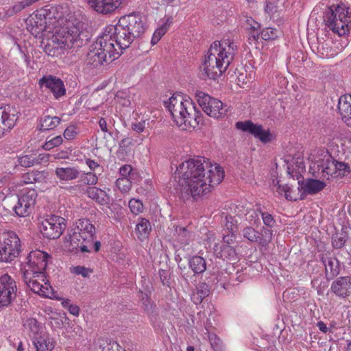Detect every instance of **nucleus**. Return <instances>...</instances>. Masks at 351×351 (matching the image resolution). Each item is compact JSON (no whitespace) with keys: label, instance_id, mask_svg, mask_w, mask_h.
<instances>
[{"label":"nucleus","instance_id":"f257e3e1","mask_svg":"<svg viewBox=\"0 0 351 351\" xmlns=\"http://www.w3.org/2000/svg\"><path fill=\"white\" fill-rule=\"evenodd\" d=\"M176 175L187 185L193 197L204 195L223 180V171L220 166H213L204 157L189 159L181 163Z\"/></svg>","mask_w":351,"mask_h":351},{"label":"nucleus","instance_id":"f03ea898","mask_svg":"<svg viewBox=\"0 0 351 351\" xmlns=\"http://www.w3.org/2000/svg\"><path fill=\"white\" fill-rule=\"evenodd\" d=\"M237 51V46L229 39L214 42L202 66L204 75L213 80L221 75L233 60Z\"/></svg>","mask_w":351,"mask_h":351},{"label":"nucleus","instance_id":"7ed1b4c3","mask_svg":"<svg viewBox=\"0 0 351 351\" xmlns=\"http://www.w3.org/2000/svg\"><path fill=\"white\" fill-rule=\"evenodd\" d=\"M164 104L173 121L182 130L195 128L203 121L201 112L189 97L174 94Z\"/></svg>","mask_w":351,"mask_h":351},{"label":"nucleus","instance_id":"20e7f679","mask_svg":"<svg viewBox=\"0 0 351 351\" xmlns=\"http://www.w3.org/2000/svg\"><path fill=\"white\" fill-rule=\"evenodd\" d=\"M50 43L45 47V51L51 56H58L64 50L71 49L75 45H82L79 27L70 21L58 19Z\"/></svg>","mask_w":351,"mask_h":351},{"label":"nucleus","instance_id":"39448f33","mask_svg":"<svg viewBox=\"0 0 351 351\" xmlns=\"http://www.w3.org/2000/svg\"><path fill=\"white\" fill-rule=\"evenodd\" d=\"M325 25L339 36L351 31V8L343 3L332 4L324 13Z\"/></svg>","mask_w":351,"mask_h":351},{"label":"nucleus","instance_id":"423d86ee","mask_svg":"<svg viewBox=\"0 0 351 351\" xmlns=\"http://www.w3.org/2000/svg\"><path fill=\"white\" fill-rule=\"evenodd\" d=\"M118 58V53L114 52V45L107 43L101 36L90 47L87 55V64L92 68L99 69Z\"/></svg>","mask_w":351,"mask_h":351},{"label":"nucleus","instance_id":"0eeeda50","mask_svg":"<svg viewBox=\"0 0 351 351\" xmlns=\"http://www.w3.org/2000/svg\"><path fill=\"white\" fill-rule=\"evenodd\" d=\"M77 232L69 236L73 248L80 249L82 252H90L95 238V228L90 221L83 218L76 222Z\"/></svg>","mask_w":351,"mask_h":351},{"label":"nucleus","instance_id":"6e6552de","mask_svg":"<svg viewBox=\"0 0 351 351\" xmlns=\"http://www.w3.org/2000/svg\"><path fill=\"white\" fill-rule=\"evenodd\" d=\"M101 36L107 43L114 45V52L118 53V57L135 40L119 21L115 25L107 27Z\"/></svg>","mask_w":351,"mask_h":351},{"label":"nucleus","instance_id":"1a4fd4ad","mask_svg":"<svg viewBox=\"0 0 351 351\" xmlns=\"http://www.w3.org/2000/svg\"><path fill=\"white\" fill-rule=\"evenodd\" d=\"M21 252V240L18 235L12 231L3 233V242L0 243V261L10 263Z\"/></svg>","mask_w":351,"mask_h":351},{"label":"nucleus","instance_id":"9d476101","mask_svg":"<svg viewBox=\"0 0 351 351\" xmlns=\"http://www.w3.org/2000/svg\"><path fill=\"white\" fill-rule=\"evenodd\" d=\"M195 97L199 106L208 116L215 119H221L227 114V106L223 105L220 100L212 97L202 91H197Z\"/></svg>","mask_w":351,"mask_h":351},{"label":"nucleus","instance_id":"9b49d317","mask_svg":"<svg viewBox=\"0 0 351 351\" xmlns=\"http://www.w3.org/2000/svg\"><path fill=\"white\" fill-rule=\"evenodd\" d=\"M66 228V220L64 218L51 215L44 219L40 226V231L43 237L49 239H56L59 238Z\"/></svg>","mask_w":351,"mask_h":351},{"label":"nucleus","instance_id":"f8f14e48","mask_svg":"<svg viewBox=\"0 0 351 351\" xmlns=\"http://www.w3.org/2000/svg\"><path fill=\"white\" fill-rule=\"evenodd\" d=\"M16 292L15 280L7 273L0 271V308L10 306L16 299Z\"/></svg>","mask_w":351,"mask_h":351},{"label":"nucleus","instance_id":"ddd939ff","mask_svg":"<svg viewBox=\"0 0 351 351\" xmlns=\"http://www.w3.org/2000/svg\"><path fill=\"white\" fill-rule=\"evenodd\" d=\"M56 8L51 7L49 9L41 8L35 12L34 15L29 19L28 29L32 34L36 37L46 31L47 20L51 19V13H54ZM54 19H60V16L53 15Z\"/></svg>","mask_w":351,"mask_h":351},{"label":"nucleus","instance_id":"4468645a","mask_svg":"<svg viewBox=\"0 0 351 351\" xmlns=\"http://www.w3.org/2000/svg\"><path fill=\"white\" fill-rule=\"evenodd\" d=\"M38 194L34 189H25L18 196L16 204L13 210L19 217H26L33 210Z\"/></svg>","mask_w":351,"mask_h":351},{"label":"nucleus","instance_id":"2eb2a0df","mask_svg":"<svg viewBox=\"0 0 351 351\" xmlns=\"http://www.w3.org/2000/svg\"><path fill=\"white\" fill-rule=\"evenodd\" d=\"M49 254L40 250L32 251L26 257V261L24 263L27 265V269L24 271H32L34 274H38V276L42 278L44 281L45 275L44 271L47 266V259Z\"/></svg>","mask_w":351,"mask_h":351},{"label":"nucleus","instance_id":"dca6fc26","mask_svg":"<svg viewBox=\"0 0 351 351\" xmlns=\"http://www.w3.org/2000/svg\"><path fill=\"white\" fill-rule=\"evenodd\" d=\"M37 274L32 271H23V281L27 287L34 293L46 298H51L52 294V289L48 280H42V278L39 277Z\"/></svg>","mask_w":351,"mask_h":351},{"label":"nucleus","instance_id":"f3484780","mask_svg":"<svg viewBox=\"0 0 351 351\" xmlns=\"http://www.w3.org/2000/svg\"><path fill=\"white\" fill-rule=\"evenodd\" d=\"M236 128L243 132H249L263 143L273 141L274 135L269 130H264L261 125L254 124L251 121H238Z\"/></svg>","mask_w":351,"mask_h":351},{"label":"nucleus","instance_id":"a211bd4d","mask_svg":"<svg viewBox=\"0 0 351 351\" xmlns=\"http://www.w3.org/2000/svg\"><path fill=\"white\" fill-rule=\"evenodd\" d=\"M119 22L135 39L140 37L145 30V24L140 14H131L121 16Z\"/></svg>","mask_w":351,"mask_h":351},{"label":"nucleus","instance_id":"6ab92c4d","mask_svg":"<svg viewBox=\"0 0 351 351\" xmlns=\"http://www.w3.org/2000/svg\"><path fill=\"white\" fill-rule=\"evenodd\" d=\"M18 114L16 109L10 106L0 108V138L15 125Z\"/></svg>","mask_w":351,"mask_h":351},{"label":"nucleus","instance_id":"aec40b11","mask_svg":"<svg viewBox=\"0 0 351 351\" xmlns=\"http://www.w3.org/2000/svg\"><path fill=\"white\" fill-rule=\"evenodd\" d=\"M39 84L40 87H45L49 90L56 99H60L66 94V88L63 81L56 76L50 75L43 76L40 79Z\"/></svg>","mask_w":351,"mask_h":351},{"label":"nucleus","instance_id":"412c9836","mask_svg":"<svg viewBox=\"0 0 351 351\" xmlns=\"http://www.w3.org/2000/svg\"><path fill=\"white\" fill-rule=\"evenodd\" d=\"M88 5L97 12L109 14L114 12L121 4V0H88Z\"/></svg>","mask_w":351,"mask_h":351},{"label":"nucleus","instance_id":"4be33fe9","mask_svg":"<svg viewBox=\"0 0 351 351\" xmlns=\"http://www.w3.org/2000/svg\"><path fill=\"white\" fill-rule=\"evenodd\" d=\"M331 291L337 296L346 298L350 294L351 277L341 276L337 278L331 285Z\"/></svg>","mask_w":351,"mask_h":351},{"label":"nucleus","instance_id":"5701e85b","mask_svg":"<svg viewBox=\"0 0 351 351\" xmlns=\"http://www.w3.org/2000/svg\"><path fill=\"white\" fill-rule=\"evenodd\" d=\"M349 99L351 100V95H343L340 97L337 107L342 120L348 126H351V104Z\"/></svg>","mask_w":351,"mask_h":351},{"label":"nucleus","instance_id":"b1692460","mask_svg":"<svg viewBox=\"0 0 351 351\" xmlns=\"http://www.w3.org/2000/svg\"><path fill=\"white\" fill-rule=\"evenodd\" d=\"M87 196L101 205H107L110 202V197L106 191L96 187L88 186L86 189Z\"/></svg>","mask_w":351,"mask_h":351},{"label":"nucleus","instance_id":"393cba45","mask_svg":"<svg viewBox=\"0 0 351 351\" xmlns=\"http://www.w3.org/2000/svg\"><path fill=\"white\" fill-rule=\"evenodd\" d=\"M55 174L60 180L70 181L77 178L80 176V171L74 167H57L55 170Z\"/></svg>","mask_w":351,"mask_h":351},{"label":"nucleus","instance_id":"a878e982","mask_svg":"<svg viewBox=\"0 0 351 351\" xmlns=\"http://www.w3.org/2000/svg\"><path fill=\"white\" fill-rule=\"evenodd\" d=\"M47 173L45 171H32L24 173L21 178L23 184H33L45 182Z\"/></svg>","mask_w":351,"mask_h":351},{"label":"nucleus","instance_id":"bb28decb","mask_svg":"<svg viewBox=\"0 0 351 351\" xmlns=\"http://www.w3.org/2000/svg\"><path fill=\"white\" fill-rule=\"evenodd\" d=\"M213 250L215 255L223 259H235L236 258L237 253L235 249L230 245L222 244L219 245V244H215Z\"/></svg>","mask_w":351,"mask_h":351},{"label":"nucleus","instance_id":"cd10ccee","mask_svg":"<svg viewBox=\"0 0 351 351\" xmlns=\"http://www.w3.org/2000/svg\"><path fill=\"white\" fill-rule=\"evenodd\" d=\"M335 160L330 156H328L322 164L319 166V171H321V177L323 179L329 180L330 177L335 178Z\"/></svg>","mask_w":351,"mask_h":351},{"label":"nucleus","instance_id":"c85d7f7f","mask_svg":"<svg viewBox=\"0 0 351 351\" xmlns=\"http://www.w3.org/2000/svg\"><path fill=\"white\" fill-rule=\"evenodd\" d=\"M302 189L307 194H316L321 191L326 186V184L320 180L315 179H308L302 183Z\"/></svg>","mask_w":351,"mask_h":351},{"label":"nucleus","instance_id":"c756f323","mask_svg":"<svg viewBox=\"0 0 351 351\" xmlns=\"http://www.w3.org/2000/svg\"><path fill=\"white\" fill-rule=\"evenodd\" d=\"M60 121L61 119L58 117L45 115L40 120L39 130L40 131L53 130L60 124Z\"/></svg>","mask_w":351,"mask_h":351},{"label":"nucleus","instance_id":"7c9ffc66","mask_svg":"<svg viewBox=\"0 0 351 351\" xmlns=\"http://www.w3.org/2000/svg\"><path fill=\"white\" fill-rule=\"evenodd\" d=\"M189 265L194 274H200L206 269V261L199 256H193L189 261Z\"/></svg>","mask_w":351,"mask_h":351},{"label":"nucleus","instance_id":"2f4dec72","mask_svg":"<svg viewBox=\"0 0 351 351\" xmlns=\"http://www.w3.org/2000/svg\"><path fill=\"white\" fill-rule=\"evenodd\" d=\"M191 232L185 227L176 226L173 237L182 245H188L191 239Z\"/></svg>","mask_w":351,"mask_h":351},{"label":"nucleus","instance_id":"473e14b6","mask_svg":"<svg viewBox=\"0 0 351 351\" xmlns=\"http://www.w3.org/2000/svg\"><path fill=\"white\" fill-rule=\"evenodd\" d=\"M23 326L34 338L38 335L42 330L40 323L33 317L26 319L23 322Z\"/></svg>","mask_w":351,"mask_h":351},{"label":"nucleus","instance_id":"72a5a7b5","mask_svg":"<svg viewBox=\"0 0 351 351\" xmlns=\"http://www.w3.org/2000/svg\"><path fill=\"white\" fill-rule=\"evenodd\" d=\"M34 344L36 351H51L53 348L50 339L45 335L34 337Z\"/></svg>","mask_w":351,"mask_h":351},{"label":"nucleus","instance_id":"f704fd0d","mask_svg":"<svg viewBox=\"0 0 351 351\" xmlns=\"http://www.w3.org/2000/svg\"><path fill=\"white\" fill-rule=\"evenodd\" d=\"M150 230L151 225L149 221L145 218L139 219L136 226V232L138 234V238L141 240H143L147 237Z\"/></svg>","mask_w":351,"mask_h":351},{"label":"nucleus","instance_id":"c9c22d12","mask_svg":"<svg viewBox=\"0 0 351 351\" xmlns=\"http://www.w3.org/2000/svg\"><path fill=\"white\" fill-rule=\"evenodd\" d=\"M257 243L263 246H267L272 240L273 231L271 229L263 227L258 233Z\"/></svg>","mask_w":351,"mask_h":351},{"label":"nucleus","instance_id":"e433bc0d","mask_svg":"<svg viewBox=\"0 0 351 351\" xmlns=\"http://www.w3.org/2000/svg\"><path fill=\"white\" fill-rule=\"evenodd\" d=\"M40 158L36 157L33 154L25 155L18 158L19 165L23 167H31L40 162Z\"/></svg>","mask_w":351,"mask_h":351},{"label":"nucleus","instance_id":"4c0bfd02","mask_svg":"<svg viewBox=\"0 0 351 351\" xmlns=\"http://www.w3.org/2000/svg\"><path fill=\"white\" fill-rule=\"evenodd\" d=\"M258 233V231L250 226H246L242 230L243 237L252 243H257Z\"/></svg>","mask_w":351,"mask_h":351},{"label":"nucleus","instance_id":"58836bf2","mask_svg":"<svg viewBox=\"0 0 351 351\" xmlns=\"http://www.w3.org/2000/svg\"><path fill=\"white\" fill-rule=\"evenodd\" d=\"M257 206L256 210H251L246 213V219L251 224H258L260 223V211L262 210H261L260 205Z\"/></svg>","mask_w":351,"mask_h":351},{"label":"nucleus","instance_id":"ea45409f","mask_svg":"<svg viewBox=\"0 0 351 351\" xmlns=\"http://www.w3.org/2000/svg\"><path fill=\"white\" fill-rule=\"evenodd\" d=\"M335 165L337 167L335 169V178H341L350 172V167L345 162H338L335 160Z\"/></svg>","mask_w":351,"mask_h":351},{"label":"nucleus","instance_id":"a19ab883","mask_svg":"<svg viewBox=\"0 0 351 351\" xmlns=\"http://www.w3.org/2000/svg\"><path fill=\"white\" fill-rule=\"evenodd\" d=\"M116 186L122 193H127L131 189L132 182L128 178L121 177L117 180Z\"/></svg>","mask_w":351,"mask_h":351},{"label":"nucleus","instance_id":"79ce46f5","mask_svg":"<svg viewBox=\"0 0 351 351\" xmlns=\"http://www.w3.org/2000/svg\"><path fill=\"white\" fill-rule=\"evenodd\" d=\"M84 184L89 186H93L98 182V176L97 173L87 172L83 173L81 176Z\"/></svg>","mask_w":351,"mask_h":351},{"label":"nucleus","instance_id":"37998d69","mask_svg":"<svg viewBox=\"0 0 351 351\" xmlns=\"http://www.w3.org/2000/svg\"><path fill=\"white\" fill-rule=\"evenodd\" d=\"M225 231L228 233H236L238 232V226L237 220L234 219L231 216L226 217V223L224 225Z\"/></svg>","mask_w":351,"mask_h":351},{"label":"nucleus","instance_id":"c03bdc74","mask_svg":"<svg viewBox=\"0 0 351 351\" xmlns=\"http://www.w3.org/2000/svg\"><path fill=\"white\" fill-rule=\"evenodd\" d=\"M63 140L60 135L53 137L49 140H47L43 147L45 150H50L55 147H58L62 144Z\"/></svg>","mask_w":351,"mask_h":351},{"label":"nucleus","instance_id":"a18cd8bd","mask_svg":"<svg viewBox=\"0 0 351 351\" xmlns=\"http://www.w3.org/2000/svg\"><path fill=\"white\" fill-rule=\"evenodd\" d=\"M85 163L89 167L90 172L97 173L98 175H101L103 172V167L98 162L90 158H86Z\"/></svg>","mask_w":351,"mask_h":351},{"label":"nucleus","instance_id":"49530a36","mask_svg":"<svg viewBox=\"0 0 351 351\" xmlns=\"http://www.w3.org/2000/svg\"><path fill=\"white\" fill-rule=\"evenodd\" d=\"M129 207L132 213L138 215L142 213L143 210V205L141 201L136 199H132L129 202Z\"/></svg>","mask_w":351,"mask_h":351},{"label":"nucleus","instance_id":"de8ad7c7","mask_svg":"<svg viewBox=\"0 0 351 351\" xmlns=\"http://www.w3.org/2000/svg\"><path fill=\"white\" fill-rule=\"evenodd\" d=\"M261 36L265 40L274 39L278 37L277 30L271 27L265 28L261 32Z\"/></svg>","mask_w":351,"mask_h":351},{"label":"nucleus","instance_id":"09e8293b","mask_svg":"<svg viewBox=\"0 0 351 351\" xmlns=\"http://www.w3.org/2000/svg\"><path fill=\"white\" fill-rule=\"evenodd\" d=\"M291 188L287 184H278L277 191L281 195H284L287 200H296L291 195Z\"/></svg>","mask_w":351,"mask_h":351},{"label":"nucleus","instance_id":"8fccbe9b","mask_svg":"<svg viewBox=\"0 0 351 351\" xmlns=\"http://www.w3.org/2000/svg\"><path fill=\"white\" fill-rule=\"evenodd\" d=\"M72 273L76 275H80L84 278H88L93 273V269L84 266H76L72 269Z\"/></svg>","mask_w":351,"mask_h":351},{"label":"nucleus","instance_id":"3c124183","mask_svg":"<svg viewBox=\"0 0 351 351\" xmlns=\"http://www.w3.org/2000/svg\"><path fill=\"white\" fill-rule=\"evenodd\" d=\"M78 134L77 128L76 126L71 125L67 127L64 132V137L66 140L74 139Z\"/></svg>","mask_w":351,"mask_h":351},{"label":"nucleus","instance_id":"603ef678","mask_svg":"<svg viewBox=\"0 0 351 351\" xmlns=\"http://www.w3.org/2000/svg\"><path fill=\"white\" fill-rule=\"evenodd\" d=\"M260 213L263 223L266 226L269 228H272L275 226L276 220L274 219L273 216L271 214L263 211H260Z\"/></svg>","mask_w":351,"mask_h":351},{"label":"nucleus","instance_id":"864d4df0","mask_svg":"<svg viewBox=\"0 0 351 351\" xmlns=\"http://www.w3.org/2000/svg\"><path fill=\"white\" fill-rule=\"evenodd\" d=\"M93 351H110V344L104 339H98L94 346Z\"/></svg>","mask_w":351,"mask_h":351},{"label":"nucleus","instance_id":"5fc2aeb1","mask_svg":"<svg viewBox=\"0 0 351 351\" xmlns=\"http://www.w3.org/2000/svg\"><path fill=\"white\" fill-rule=\"evenodd\" d=\"M346 242V239L344 236L336 234L332 238V244L335 248L341 249L342 248Z\"/></svg>","mask_w":351,"mask_h":351},{"label":"nucleus","instance_id":"6e6d98bb","mask_svg":"<svg viewBox=\"0 0 351 351\" xmlns=\"http://www.w3.org/2000/svg\"><path fill=\"white\" fill-rule=\"evenodd\" d=\"M195 291L204 298L207 297L210 292L208 285L205 282H200L197 286Z\"/></svg>","mask_w":351,"mask_h":351},{"label":"nucleus","instance_id":"4d7b16f0","mask_svg":"<svg viewBox=\"0 0 351 351\" xmlns=\"http://www.w3.org/2000/svg\"><path fill=\"white\" fill-rule=\"evenodd\" d=\"M208 338L212 347L215 350H218L220 348L221 340L215 334L208 333Z\"/></svg>","mask_w":351,"mask_h":351},{"label":"nucleus","instance_id":"13d9d810","mask_svg":"<svg viewBox=\"0 0 351 351\" xmlns=\"http://www.w3.org/2000/svg\"><path fill=\"white\" fill-rule=\"evenodd\" d=\"M159 277L164 286L170 287L169 272L165 269L159 270Z\"/></svg>","mask_w":351,"mask_h":351},{"label":"nucleus","instance_id":"bf43d9fd","mask_svg":"<svg viewBox=\"0 0 351 351\" xmlns=\"http://www.w3.org/2000/svg\"><path fill=\"white\" fill-rule=\"evenodd\" d=\"M145 121L133 123L132 124L131 128H132V130L135 131L136 132L141 133V132H143V130L145 129Z\"/></svg>","mask_w":351,"mask_h":351},{"label":"nucleus","instance_id":"052dcab7","mask_svg":"<svg viewBox=\"0 0 351 351\" xmlns=\"http://www.w3.org/2000/svg\"><path fill=\"white\" fill-rule=\"evenodd\" d=\"M132 170V167L131 165H125L119 169V173H120L121 177L128 178V176H130Z\"/></svg>","mask_w":351,"mask_h":351},{"label":"nucleus","instance_id":"680f3d73","mask_svg":"<svg viewBox=\"0 0 351 351\" xmlns=\"http://www.w3.org/2000/svg\"><path fill=\"white\" fill-rule=\"evenodd\" d=\"M70 155V152L69 149H64L58 152L57 153L53 154V158L55 159H66L68 158Z\"/></svg>","mask_w":351,"mask_h":351},{"label":"nucleus","instance_id":"e2e57ef3","mask_svg":"<svg viewBox=\"0 0 351 351\" xmlns=\"http://www.w3.org/2000/svg\"><path fill=\"white\" fill-rule=\"evenodd\" d=\"M235 233H228L225 234L223 237V244L231 245L235 241Z\"/></svg>","mask_w":351,"mask_h":351},{"label":"nucleus","instance_id":"0e129e2a","mask_svg":"<svg viewBox=\"0 0 351 351\" xmlns=\"http://www.w3.org/2000/svg\"><path fill=\"white\" fill-rule=\"evenodd\" d=\"M204 298V297H202V295L197 293L196 291L193 292V293L191 295V300L195 304H199L200 303H202Z\"/></svg>","mask_w":351,"mask_h":351},{"label":"nucleus","instance_id":"69168bd1","mask_svg":"<svg viewBox=\"0 0 351 351\" xmlns=\"http://www.w3.org/2000/svg\"><path fill=\"white\" fill-rule=\"evenodd\" d=\"M246 23L254 31H257L261 27L260 24L252 18L246 19Z\"/></svg>","mask_w":351,"mask_h":351},{"label":"nucleus","instance_id":"338daca9","mask_svg":"<svg viewBox=\"0 0 351 351\" xmlns=\"http://www.w3.org/2000/svg\"><path fill=\"white\" fill-rule=\"evenodd\" d=\"M265 11L269 14H273L276 12V6L271 2H267L265 6Z\"/></svg>","mask_w":351,"mask_h":351},{"label":"nucleus","instance_id":"774afa93","mask_svg":"<svg viewBox=\"0 0 351 351\" xmlns=\"http://www.w3.org/2000/svg\"><path fill=\"white\" fill-rule=\"evenodd\" d=\"M68 311L69 312L75 315L78 316L80 313V308L77 305L74 304H69L68 306Z\"/></svg>","mask_w":351,"mask_h":351}]
</instances>
